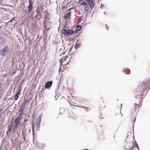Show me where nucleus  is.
I'll list each match as a JSON object with an SVG mask.
<instances>
[{
    "mask_svg": "<svg viewBox=\"0 0 150 150\" xmlns=\"http://www.w3.org/2000/svg\"><path fill=\"white\" fill-rule=\"evenodd\" d=\"M9 51V49L7 47H4L0 50V55L4 56L6 54H7Z\"/></svg>",
    "mask_w": 150,
    "mask_h": 150,
    "instance_id": "f257e3e1",
    "label": "nucleus"
},
{
    "mask_svg": "<svg viewBox=\"0 0 150 150\" xmlns=\"http://www.w3.org/2000/svg\"><path fill=\"white\" fill-rule=\"evenodd\" d=\"M62 33L64 35H68L73 34L74 31L68 29H64L62 30Z\"/></svg>",
    "mask_w": 150,
    "mask_h": 150,
    "instance_id": "f03ea898",
    "label": "nucleus"
},
{
    "mask_svg": "<svg viewBox=\"0 0 150 150\" xmlns=\"http://www.w3.org/2000/svg\"><path fill=\"white\" fill-rule=\"evenodd\" d=\"M29 102V101L28 100H25L23 103L19 110L23 111V110H24L26 104L28 103Z\"/></svg>",
    "mask_w": 150,
    "mask_h": 150,
    "instance_id": "7ed1b4c3",
    "label": "nucleus"
},
{
    "mask_svg": "<svg viewBox=\"0 0 150 150\" xmlns=\"http://www.w3.org/2000/svg\"><path fill=\"white\" fill-rule=\"evenodd\" d=\"M86 1L88 3L90 8H93L95 5L94 1L92 0H86Z\"/></svg>",
    "mask_w": 150,
    "mask_h": 150,
    "instance_id": "20e7f679",
    "label": "nucleus"
},
{
    "mask_svg": "<svg viewBox=\"0 0 150 150\" xmlns=\"http://www.w3.org/2000/svg\"><path fill=\"white\" fill-rule=\"evenodd\" d=\"M52 84V82L51 81L47 82L45 85V88L46 89L50 88Z\"/></svg>",
    "mask_w": 150,
    "mask_h": 150,
    "instance_id": "39448f33",
    "label": "nucleus"
},
{
    "mask_svg": "<svg viewBox=\"0 0 150 150\" xmlns=\"http://www.w3.org/2000/svg\"><path fill=\"white\" fill-rule=\"evenodd\" d=\"M23 114V111H22L20 110H19V114L17 116L16 119H18L20 120H21V118H22V115Z\"/></svg>",
    "mask_w": 150,
    "mask_h": 150,
    "instance_id": "423d86ee",
    "label": "nucleus"
},
{
    "mask_svg": "<svg viewBox=\"0 0 150 150\" xmlns=\"http://www.w3.org/2000/svg\"><path fill=\"white\" fill-rule=\"evenodd\" d=\"M20 120L18 119H16L15 120V126L16 127H19L20 124H19V123L20 122Z\"/></svg>",
    "mask_w": 150,
    "mask_h": 150,
    "instance_id": "0eeeda50",
    "label": "nucleus"
},
{
    "mask_svg": "<svg viewBox=\"0 0 150 150\" xmlns=\"http://www.w3.org/2000/svg\"><path fill=\"white\" fill-rule=\"evenodd\" d=\"M134 148H136L137 150H139V149L138 147V146L137 144H134V145H133V147L132 148H131L130 149L131 150V149H134Z\"/></svg>",
    "mask_w": 150,
    "mask_h": 150,
    "instance_id": "6e6552de",
    "label": "nucleus"
},
{
    "mask_svg": "<svg viewBox=\"0 0 150 150\" xmlns=\"http://www.w3.org/2000/svg\"><path fill=\"white\" fill-rule=\"evenodd\" d=\"M78 3L81 4L83 5L85 4L86 2L83 0H79L78 1Z\"/></svg>",
    "mask_w": 150,
    "mask_h": 150,
    "instance_id": "1a4fd4ad",
    "label": "nucleus"
},
{
    "mask_svg": "<svg viewBox=\"0 0 150 150\" xmlns=\"http://www.w3.org/2000/svg\"><path fill=\"white\" fill-rule=\"evenodd\" d=\"M13 128V125H8V132H10L11 130L12 129V128Z\"/></svg>",
    "mask_w": 150,
    "mask_h": 150,
    "instance_id": "9d476101",
    "label": "nucleus"
},
{
    "mask_svg": "<svg viewBox=\"0 0 150 150\" xmlns=\"http://www.w3.org/2000/svg\"><path fill=\"white\" fill-rule=\"evenodd\" d=\"M71 16V13H69L66 14L64 16V18L66 19H67Z\"/></svg>",
    "mask_w": 150,
    "mask_h": 150,
    "instance_id": "9b49d317",
    "label": "nucleus"
},
{
    "mask_svg": "<svg viewBox=\"0 0 150 150\" xmlns=\"http://www.w3.org/2000/svg\"><path fill=\"white\" fill-rule=\"evenodd\" d=\"M32 9L33 6L29 5L28 7V12L30 13L32 10Z\"/></svg>",
    "mask_w": 150,
    "mask_h": 150,
    "instance_id": "f8f14e48",
    "label": "nucleus"
},
{
    "mask_svg": "<svg viewBox=\"0 0 150 150\" xmlns=\"http://www.w3.org/2000/svg\"><path fill=\"white\" fill-rule=\"evenodd\" d=\"M124 72L125 74H129L130 72V70L129 69H125L124 70Z\"/></svg>",
    "mask_w": 150,
    "mask_h": 150,
    "instance_id": "ddd939ff",
    "label": "nucleus"
},
{
    "mask_svg": "<svg viewBox=\"0 0 150 150\" xmlns=\"http://www.w3.org/2000/svg\"><path fill=\"white\" fill-rule=\"evenodd\" d=\"M76 28L78 30H80L81 28V26L80 25H77L76 26Z\"/></svg>",
    "mask_w": 150,
    "mask_h": 150,
    "instance_id": "4468645a",
    "label": "nucleus"
},
{
    "mask_svg": "<svg viewBox=\"0 0 150 150\" xmlns=\"http://www.w3.org/2000/svg\"><path fill=\"white\" fill-rule=\"evenodd\" d=\"M18 96H19V95L16 94L15 95L14 97V98L15 100H17L18 99Z\"/></svg>",
    "mask_w": 150,
    "mask_h": 150,
    "instance_id": "2eb2a0df",
    "label": "nucleus"
},
{
    "mask_svg": "<svg viewBox=\"0 0 150 150\" xmlns=\"http://www.w3.org/2000/svg\"><path fill=\"white\" fill-rule=\"evenodd\" d=\"M85 6V10H88V8L87 4L86 3L84 5Z\"/></svg>",
    "mask_w": 150,
    "mask_h": 150,
    "instance_id": "dca6fc26",
    "label": "nucleus"
},
{
    "mask_svg": "<svg viewBox=\"0 0 150 150\" xmlns=\"http://www.w3.org/2000/svg\"><path fill=\"white\" fill-rule=\"evenodd\" d=\"M29 5L33 6V2L32 0H30L29 1Z\"/></svg>",
    "mask_w": 150,
    "mask_h": 150,
    "instance_id": "f3484780",
    "label": "nucleus"
},
{
    "mask_svg": "<svg viewBox=\"0 0 150 150\" xmlns=\"http://www.w3.org/2000/svg\"><path fill=\"white\" fill-rule=\"evenodd\" d=\"M38 121L39 122V124L40 122L41 121V117H39V118L38 119Z\"/></svg>",
    "mask_w": 150,
    "mask_h": 150,
    "instance_id": "a211bd4d",
    "label": "nucleus"
},
{
    "mask_svg": "<svg viewBox=\"0 0 150 150\" xmlns=\"http://www.w3.org/2000/svg\"><path fill=\"white\" fill-rule=\"evenodd\" d=\"M79 47V45H75V47L76 49H78Z\"/></svg>",
    "mask_w": 150,
    "mask_h": 150,
    "instance_id": "6ab92c4d",
    "label": "nucleus"
},
{
    "mask_svg": "<svg viewBox=\"0 0 150 150\" xmlns=\"http://www.w3.org/2000/svg\"><path fill=\"white\" fill-rule=\"evenodd\" d=\"M18 127H16L15 125L14 126H13V128H12V129H15L17 128Z\"/></svg>",
    "mask_w": 150,
    "mask_h": 150,
    "instance_id": "aec40b11",
    "label": "nucleus"
},
{
    "mask_svg": "<svg viewBox=\"0 0 150 150\" xmlns=\"http://www.w3.org/2000/svg\"><path fill=\"white\" fill-rule=\"evenodd\" d=\"M82 20L81 19V18H79V19L78 20V23H80V22L82 21Z\"/></svg>",
    "mask_w": 150,
    "mask_h": 150,
    "instance_id": "412c9836",
    "label": "nucleus"
},
{
    "mask_svg": "<svg viewBox=\"0 0 150 150\" xmlns=\"http://www.w3.org/2000/svg\"><path fill=\"white\" fill-rule=\"evenodd\" d=\"M18 92H21V88H19L18 89Z\"/></svg>",
    "mask_w": 150,
    "mask_h": 150,
    "instance_id": "4be33fe9",
    "label": "nucleus"
},
{
    "mask_svg": "<svg viewBox=\"0 0 150 150\" xmlns=\"http://www.w3.org/2000/svg\"><path fill=\"white\" fill-rule=\"evenodd\" d=\"M14 18H13L11 20H10L9 21V22H11L13 21V20L14 19Z\"/></svg>",
    "mask_w": 150,
    "mask_h": 150,
    "instance_id": "5701e85b",
    "label": "nucleus"
},
{
    "mask_svg": "<svg viewBox=\"0 0 150 150\" xmlns=\"http://www.w3.org/2000/svg\"><path fill=\"white\" fill-rule=\"evenodd\" d=\"M20 92H18H18H17V93L16 94L19 95H20Z\"/></svg>",
    "mask_w": 150,
    "mask_h": 150,
    "instance_id": "b1692460",
    "label": "nucleus"
},
{
    "mask_svg": "<svg viewBox=\"0 0 150 150\" xmlns=\"http://www.w3.org/2000/svg\"><path fill=\"white\" fill-rule=\"evenodd\" d=\"M77 30H76V31H75L74 32H75V33H77Z\"/></svg>",
    "mask_w": 150,
    "mask_h": 150,
    "instance_id": "393cba45",
    "label": "nucleus"
},
{
    "mask_svg": "<svg viewBox=\"0 0 150 150\" xmlns=\"http://www.w3.org/2000/svg\"><path fill=\"white\" fill-rule=\"evenodd\" d=\"M102 4H101V6L100 7V8H101V7H102Z\"/></svg>",
    "mask_w": 150,
    "mask_h": 150,
    "instance_id": "a878e982",
    "label": "nucleus"
},
{
    "mask_svg": "<svg viewBox=\"0 0 150 150\" xmlns=\"http://www.w3.org/2000/svg\"><path fill=\"white\" fill-rule=\"evenodd\" d=\"M122 104H121V107H122Z\"/></svg>",
    "mask_w": 150,
    "mask_h": 150,
    "instance_id": "bb28decb",
    "label": "nucleus"
}]
</instances>
